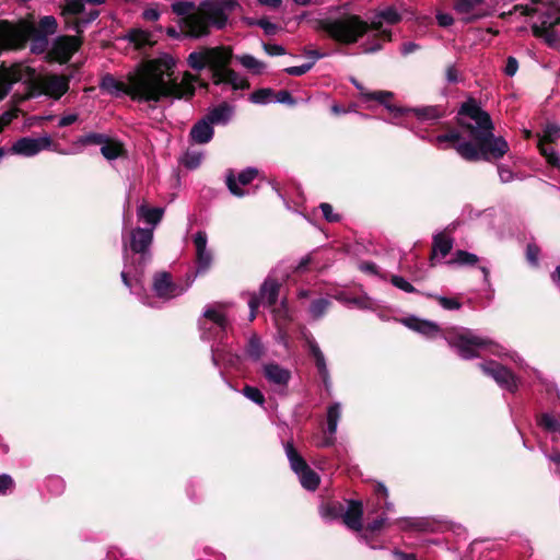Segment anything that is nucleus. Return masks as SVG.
<instances>
[{"mask_svg":"<svg viewBox=\"0 0 560 560\" xmlns=\"http://www.w3.org/2000/svg\"><path fill=\"white\" fill-rule=\"evenodd\" d=\"M478 262V257L475 254L465 252V250H457L455 253V257L448 261V264H456V265H468L472 266Z\"/></svg>","mask_w":560,"mask_h":560,"instance_id":"obj_48","label":"nucleus"},{"mask_svg":"<svg viewBox=\"0 0 560 560\" xmlns=\"http://www.w3.org/2000/svg\"><path fill=\"white\" fill-rule=\"evenodd\" d=\"M330 305V301L326 298L316 299L311 303L308 313L313 319H319L326 314Z\"/></svg>","mask_w":560,"mask_h":560,"instance_id":"obj_43","label":"nucleus"},{"mask_svg":"<svg viewBox=\"0 0 560 560\" xmlns=\"http://www.w3.org/2000/svg\"><path fill=\"white\" fill-rule=\"evenodd\" d=\"M248 100L257 105L280 103V93H276L272 89L269 88H262L250 93Z\"/></svg>","mask_w":560,"mask_h":560,"instance_id":"obj_36","label":"nucleus"},{"mask_svg":"<svg viewBox=\"0 0 560 560\" xmlns=\"http://www.w3.org/2000/svg\"><path fill=\"white\" fill-rule=\"evenodd\" d=\"M57 21L52 15H45L40 18L35 33L44 36L54 35L57 32Z\"/></svg>","mask_w":560,"mask_h":560,"instance_id":"obj_44","label":"nucleus"},{"mask_svg":"<svg viewBox=\"0 0 560 560\" xmlns=\"http://www.w3.org/2000/svg\"><path fill=\"white\" fill-rule=\"evenodd\" d=\"M362 504L357 501H351L347 510L343 509L342 520L343 523L351 529L360 532L363 529L362 525Z\"/></svg>","mask_w":560,"mask_h":560,"instance_id":"obj_30","label":"nucleus"},{"mask_svg":"<svg viewBox=\"0 0 560 560\" xmlns=\"http://www.w3.org/2000/svg\"><path fill=\"white\" fill-rule=\"evenodd\" d=\"M305 341L307 345L308 352L314 359L317 372L324 383V386L326 387V389H329L331 386V382L325 355L313 336H306Z\"/></svg>","mask_w":560,"mask_h":560,"instance_id":"obj_22","label":"nucleus"},{"mask_svg":"<svg viewBox=\"0 0 560 560\" xmlns=\"http://www.w3.org/2000/svg\"><path fill=\"white\" fill-rule=\"evenodd\" d=\"M520 9L524 15H537V21L532 24V31L536 37L542 38L551 48L560 46L559 34L555 31V26L560 24V4L532 0L529 4L521 5Z\"/></svg>","mask_w":560,"mask_h":560,"instance_id":"obj_7","label":"nucleus"},{"mask_svg":"<svg viewBox=\"0 0 560 560\" xmlns=\"http://www.w3.org/2000/svg\"><path fill=\"white\" fill-rule=\"evenodd\" d=\"M46 487L49 492L55 495H59L63 492L66 486L62 478L58 476H51L47 479Z\"/></svg>","mask_w":560,"mask_h":560,"instance_id":"obj_53","label":"nucleus"},{"mask_svg":"<svg viewBox=\"0 0 560 560\" xmlns=\"http://www.w3.org/2000/svg\"><path fill=\"white\" fill-rule=\"evenodd\" d=\"M265 378L276 386H280V366L276 363H262Z\"/></svg>","mask_w":560,"mask_h":560,"instance_id":"obj_46","label":"nucleus"},{"mask_svg":"<svg viewBox=\"0 0 560 560\" xmlns=\"http://www.w3.org/2000/svg\"><path fill=\"white\" fill-rule=\"evenodd\" d=\"M392 555L394 556L395 560H418L416 555L407 553L399 549H394Z\"/></svg>","mask_w":560,"mask_h":560,"instance_id":"obj_64","label":"nucleus"},{"mask_svg":"<svg viewBox=\"0 0 560 560\" xmlns=\"http://www.w3.org/2000/svg\"><path fill=\"white\" fill-rule=\"evenodd\" d=\"M48 45L47 36L40 35L38 33L34 34V38L32 42V51L43 52Z\"/></svg>","mask_w":560,"mask_h":560,"instance_id":"obj_57","label":"nucleus"},{"mask_svg":"<svg viewBox=\"0 0 560 560\" xmlns=\"http://www.w3.org/2000/svg\"><path fill=\"white\" fill-rule=\"evenodd\" d=\"M453 247V241L444 233H439L433 237L431 265H435L436 259H442L447 256Z\"/></svg>","mask_w":560,"mask_h":560,"instance_id":"obj_31","label":"nucleus"},{"mask_svg":"<svg viewBox=\"0 0 560 560\" xmlns=\"http://www.w3.org/2000/svg\"><path fill=\"white\" fill-rule=\"evenodd\" d=\"M213 135V126L205 117L195 122L189 132L190 141L197 144L210 142Z\"/></svg>","mask_w":560,"mask_h":560,"instance_id":"obj_27","label":"nucleus"},{"mask_svg":"<svg viewBox=\"0 0 560 560\" xmlns=\"http://www.w3.org/2000/svg\"><path fill=\"white\" fill-rule=\"evenodd\" d=\"M164 209L160 207L150 208L147 205L142 203L137 209V217L140 221H143L150 224V228L155 229V226L161 222L163 218Z\"/></svg>","mask_w":560,"mask_h":560,"instance_id":"obj_34","label":"nucleus"},{"mask_svg":"<svg viewBox=\"0 0 560 560\" xmlns=\"http://www.w3.org/2000/svg\"><path fill=\"white\" fill-rule=\"evenodd\" d=\"M234 115V106L223 102L209 109L205 118L213 125H226Z\"/></svg>","mask_w":560,"mask_h":560,"instance_id":"obj_29","label":"nucleus"},{"mask_svg":"<svg viewBox=\"0 0 560 560\" xmlns=\"http://www.w3.org/2000/svg\"><path fill=\"white\" fill-rule=\"evenodd\" d=\"M395 524L401 530H419L423 532L427 529L428 523L423 518L419 517H401L395 521Z\"/></svg>","mask_w":560,"mask_h":560,"instance_id":"obj_39","label":"nucleus"},{"mask_svg":"<svg viewBox=\"0 0 560 560\" xmlns=\"http://www.w3.org/2000/svg\"><path fill=\"white\" fill-rule=\"evenodd\" d=\"M235 59L252 74H261L266 70V65L252 55H237Z\"/></svg>","mask_w":560,"mask_h":560,"instance_id":"obj_37","label":"nucleus"},{"mask_svg":"<svg viewBox=\"0 0 560 560\" xmlns=\"http://www.w3.org/2000/svg\"><path fill=\"white\" fill-rule=\"evenodd\" d=\"M231 59L232 52L225 47H202L188 55L187 65L198 72L209 68L217 84L228 83L235 90L246 89L247 81L229 68Z\"/></svg>","mask_w":560,"mask_h":560,"instance_id":"obj_5","label":"nucleus"},{"mask_svg":"<svg viewBox=\"0 0 560 560\" xmlns=\"http://www.w3.org/2000/svg\"><path fill=\"white\" fill-rule=\"evenodd\" d=\"M385 522H386V517L378 516L375 520H373L372 522H369L366 524V526L364 527V530L368 533H371V534L378 532L383 528Z\"/></svg>","mask_w":560,"mask_h":560,"instance_id":"obj_61","label":"nucleus"},{"mask_svg":"<svg viewBox=\"0 0 560 560\" xmlns=\"http://www.w3.org/2000/svg\"><path fill=\"white\" fill-rule=\"evenodd\" d=\"M108 140V136L98 132H89L77 139V144L86 145H103Z\"/></svg>","mask_w":560,"mask_h":560,"instance_id":"obj_45","label":"nucleus"},{"mask_svg":"<svg viewBox=\"0 0 560 560\" xmlns=\"http://www.w3.org/2000/svg\"><path fill=\"white\" fill-rule=\"evenodd\" d=\"M242 393L247 399L252 400L253 402H255L259 406H262L265 408V410L269 412L270 420L273 423L276 422L277 409L272 407L271 399L268 401L267 407L264 406L266 400H265V397H264L262 393L260 392V389H258L257 387H254V386L246 385L243 388Z\"/></svg>","mask_w":560,"mask_h":560,"instance_id":"obj_33","label":"nucleus"},{"mask_svg":"<svg viewBox=\"0 0 560 560\" xmlns=\"http://www.w3.org/2000/svg\"><path fill=\"white\" fill-rule=\"evenodd\" d=\"M78 119H79V115L75 113L63 115L60 117V119L58 121V127H60V128L68 127L70 125L77 122Z\"/></svg>","mask_w":560,"mask_h":560,"instance_id":"obj_63","label":"nucleus"},{"mask_svg":"<svg viewBox=\"0 0 560 560\" xmlns=\"http://www.w3.org/2000/svg\"><path fill=\"white\" fill-rule=\"evenodd\" d=\"M66 2V12L72 15H81L85 13V5H100L105 2V0H65Z\"/></svg>","mask_w":560,"mask_h":560,"instance_id":"obj_38","label":"nucleus"},{"mask_svg":"<svg viewBox=\"0 0 560 560\" xmlns=\"http://www.w3.org/2000/svg\"><path fill=\"white\" fill-rule=\"evenodd\" d=\"M80 42L72 36H59L54 43V51L61 61H68L79 49Z\"/></svg>","mask_w":560,"mask_h":560,"instance_id":"obj_28","label":"nucleus"},{"mask_svg":"<svg viewBox=\"0 0 560 560\" xmlns=\"http://www.w3.org/2000/svg\"><path fill=\"white\" fill-rule=\"evenodd\" d=\"M310 13H302L299 21H306L316 31H323L336 42L353 44L369 30V24L360 16L342 13L337 18L311 19Z\"/></svg>","mask_w":560,"mask_h":560,"instance_id":"obj_6","label":"nucleus"},{"mask_svg":"<svg viewBox=\"0 0 560 560\" xmlns=\"http://www.w3.org/2000/svg\"><path fill=\"white\" fill-rule=\"evenodd\" d=\"M203 319L199 322L201 337L206 340H222L229 326L225 315L213 307L203 312Z\"/></svg>","mask_w":560,"mask_h":560,"instance_id":"obj_13","label":"nucleus"},{"mask_svg":"<svg viewBox=\"0 0 560 560\" xmlns=\"http://www.w3.org/2000/svg\"><path fill=\"white\" fill-rule=\"evenodd\" d=\"M235 0H202L199 3V13L210 25L221 30L226 25L229 14L236 8Z\"/></svg>","mask_w":560,"mask_h":560,"instance_id":"obj_10","label":"nucleus"},{"mask_svg":"<svg viewBox=\"0 0 560 560\" xmlns=\"http://www.w3.org/2000/svg\"><path fill=\"white\" fill-rule=\"evenodd\" d=\"M539 256V248L535 244H528L526 248L527 260L532 265H537Z\"/></svg>","mask_w":560,"mask_h":560,"instance_id":"obj_62","label":"nucleus"},{"mask_svg":"<svg viewBox=\"0 0 560 560\" xmlns=\"http://www.w3.org/2000/svg\"><path fill=\"white\" fill-rule=\"evenodd\" d=\"M405 114L398 121H393L395 125L404 126L406 128H410L413 130L412 127L409 126L407 121V116L409 114H412L419 121L427 122V121H435L441 117V112L435 106H423V107H412L407 108L404 107Z\"/></svg>","mask_w":560,"mask_h":560,"instance_id":"obj_23","label":"nucleus"},{"mask_svg":"<svg viewBox=\"0 0 560 560\" xmlns=\"http://www.w3.org/2000/svg\"><path fill=\"white\" fill-rule=\"evenodd\" d=\"M454 9L465 22H474L490 15L486 0H454Z\"/></svg>","mask_w":560,"mask_h":560,"instance_id":"obj_18","label":"nucleus"},{"mask_svg":"<svg viewBox=\"0 0 560 560\" xmlns=\"http://www.w3.org/2000/svg\"><path fill=\"white\" fill-rule=\"evenodd\" d=\"M153 228H136L130 231L129 242L124 241L125 266L120 273L121 281L130 292L139 296L144 305L153 306L144 294L143 277L152 259L151 245Z\"/></svg>","mask_w":560,"mask_h":560,"instance_id":"obj_4","label":"nucleus"},{"mask_svg":"<svg viewBox=\"0 0 560 560\" xmlns=\"http://www.w3.org/2000/svg\"><path fill=\"white\" fill-rule=\"evenodd\" d=\"M51 143L47 135L39 138L22 137L13 143L9 153L30 158L49 149Z\"/></svg>","mask_w":560,"mask_h":560,"instance_id":"obj_16","label":"nucleus"},{"mask_svg":"<svg viewBox=\"0 0 560 560\" xmlns=\"http://www.w3.org/2000/svg\"><path fill=\"white\" fill-rule=\"evenodd\" d=\"M390 282L394 287L407 293L417 292V289L401 276H393Z\"/></svg>","mask_w":560,"mask_h":560,"instance_id":"obj_55","label":"nucleus"},{"mask_svg":"<svg viewBox=\"0 0 560 560\" xmlns=\"http://www.w3.org/2000/svg\"><path fill=\"white\" fill-rule=\"evenodd\" d=\"M538 424L550 434L552 441V452L546 454V457L557 464L556 474L560 477V415L555 416L551 412H545L538 418Z\"/></svg>","mask_w":560,"mask_h":560,"instance_id":"obj_14","label":"nucleus"},{"mask_svg":"<svg viewBox=\"0 0 560 560\" xmlns=\"http://www.w3.org/2000/svg\"><path fill=\"white\" fill-rule=\"evenodd\" d=\"M518 70V61L515 57L509 56L506 58L505 67L503 69V72L508 77H513L516 74Z\"/></svg>","mask_w":560,"mask_h":560,"instance_id":"obj_60","label":"nucleus"},{"mask_svg":"<svg viewBox=\"0 0 560 560\" xmlns=\"http://www.w3.org/2000/svg\"><path fill=\"white\" fill-rule=\"evenodd\" d=\"M324 56H325V54H322L318 50H310L306 52V57H307L308 61L303 62L299 66L285 67L282 71H284L285 73H288L290 75L300 77V75L306 73L307 71H310L313 68V66L315 65V62L318 59L323 58Z\"/></svg>","mask_w":560,"mask_h":560,"instance_id":"obj_35","label":"nucleus"},{"mask_svg":"<svg viewBox=\"0 0 560 560\" xmlns=\"http://www.w3.org/2000/svg\"><path fill=\"white\" fill-rule=\"evenodd\" d=\"M337 301H340L347 305H354L359 308H369L370 303L368 298H350L346 295L345 293H339L335 296Z\"/></svg>","mask_w":560,"mask_h":560,"instance_id":"obj_51","label":"nucleus"},{"mask_svg":"<svg viewBox=\"0 0 560 560\" xmlns=\"http://www.w3.org/2000/svg\"><path fill=\"white\" fill-rule=\"evenodd\" d=\"M192 282L194 278H188V282L180 285L172 280L168 272L163 271L154 275L152 289L158 298L171 300L186 292Z\"/></svg>","mask_w":560,"mask_h":560,"instance_id":"obj_15","label":"nucleus"},{"mask_svg":"<svg viewBox=\"0 0 560 560\" xmlns=\"http://www.w3.org/2000/svg\"><path fill=\"white\" fill-rule=\"evenodd\" d=\"M544 138L547 142H552L556 139L560 138V127L557 125H548L544 131Z\"/></svg>","mask_w":560,"mask_h":560,"instance_id":"obj_59","label":"nucleus"},{"mask_svg":"<svg viewBox=\"0 0 560 560\" xmlns=\"http://www.w3.org/2000/svg\"><path fill=\"white\" fill-rule=\"evenodd\" d=\"M394 94L389 91H374V92H362V98L364 101H376L377 103L385 106V108L393 114V120L390 121H398L400 117L404 116L405 109L404 107H397L389 103V101L393 98Z\"/></svg>","mask_w":560,"mask_h":560,"instance_id":"obj_26","label":"nucleus"},{"mask_svg":"<svg viewBox=\"0 0 560 560\" xmlns=\"http://www.w3.org/2000/svg\"><path fill=\"white\" fill-rule=\"evenodd\" d=\"M400 20V13L394 7H387L375 14L374 19L371 21V27L384 35L387 40H390L392 34L389 31L383 28V22L396 24Z\"/></svg>","mask_w":560,"mask_h":560,"instance_id":"obj_25","label":"nucleus"},{"mask_svg":"<svg viewBox=\"0 0 560 560\" xmlns=\"http://www.w3.org/2000/svg\"><path fill=\"white\" fill-rule=\"evenodd\" d=\"M319 209L323 213L324 219L329 223H336L341 220V215L334 212L332 206L328 202H322Z\"/></svg>","mask_w":560,"mask_h":560,"instance_id":"obj_54","label":"nucleus"},{"mask_svg":"<svg viewBox=\"0 0 560 560\" xmlns=\"http://www.w3.org/2000/svg\"><path fill=\"white\" fill-rule=\"evenodd\" d=\"M549 142L545 141L544 138L539 139L538 148L540 154L547 160L548 164L553 167H557L560 171V156L556 152V150L548 144Z\"/></svg>","mask_w":560,"mask_h":560,"instance_id":"obj_40","label":"nucleus"},{"mask_svg":"<svg viewBox=\"0 0 560 560\" xmlns=\"http://www.w3.org/2000/svg\"><path fill=\"white\" fill-rule=\"evenodd\" d=\"M69 83L70 80L66 75L48 74L40 79L39 86L45 95L59 100L68 92Z\"/></svg>","mask_w":560,"mask_h":560,"instance_id":"obj_20","label":"nucleus"},{"mask_svg":"<svg viewBox=\"0 0 560 560\" xmlns=\"http://www.w3.org/2000/svg\"><path fill=\"white\" fill-rule=\"evenodd\" d=\"M402 324L428 339L443 337L448 346L457 351L462 359L469 360L479 357L482 350H487L490 354L500 358H509L520 368L524 366V360L516 352L486 337H481L469 329L456 328L443 332L435 322L422 319L417 316L404 318Z\"/></svg>","mask_w":560,"mask_h":560,"instance_id":"obj_3","label":"nucleus"},{"mask_svg":"<svg viewBox=\"0 0 560 560\" xmlns=\"http://www.w3.org/2000/svg\"><path fill=\"white\" fill-rule=\"evenodd\" d=\"M100 15V11L96 10V9H91L86 12L85 16H81L79 18L74 25H73V30L77 32V33H82L83 30L91 23L93 22L94 20L97 19V16Z\"/></svg>","mask_w":560,"mask_h":560,"instance_id":"obj_47","label":"nucleus"},{"mask_svg":"<svg viewBox=\"0 0 560 560\" xmlns=\"http://www.w3.org/2000/svg\"><path fill=\"white\" fill-rule=\"evenodd\" d=\"M458 128L436 137L439 142L457 141L456 152L466 161H490L503 158L509 143L503 137L493 135L489 114L475 102H466L458 112Z\"/></svg>","mask_w":560,"mask_h":560,"instance_id":"obj_2","label":"nucleus"},{"mask_svg":"<svg viewBox=\"0 0 560 560\" xmlns=\"http://www.w3.org/2000/svg\"><path fill=\"white\" fill-rule=\"evenodd\" d=\"M25 40L26 36L21 28L9 21H0V54L7 49L22 47Z\"/></svg>","mask_w":560,"mask_h":560,"instance_id":"obj_19","label":"nucleus"},{"mask_svg":"<svg viewBox=\"0 0 560 560\" xmlns=\"http://www.w3.org/2000/svg\"><path fill=\"white\" fill-rule=\"evenodd\" d=\"M192 1H175L172 3V10L180 16L179 26L186 36L199 38L208 35V23L199 13L195 11Z\"/></svg>","mask_w":560,"mask_h":560,"instance_id":"obj_9","label":"nucleus"},{"mask_svg":"<svg viewBox=\"0 0 560 560\" xmlns=\"http://www.w3.org/2000/svg\"><path fill=\"white\" fill-rule=\"evenodd\" d=\"M101 153L106 160H115L124 153L122 144L117 141H112L109 138L101 147Z\"/></svg>","mask_w":560,"mask_h":560,"instance_id":"obj_41","label":"nucleus"},{"mask_svg":"<svg viewBox=\"0 0 560 560\" xmlns=\"http://www.w3.org/2000/svg\"><path fill=\"white\" fill-rule=\"evenodd\" d=\"M176 61L170 55L149 60L120 82L106 74L101 81L102 90L114 96L127 94L139 103H148L154 107L162 101L189 100L195 95L197 77L184 72L179 78L175 74Z\"/></svg>","mask_w":560,"mask_h":560,"instance_id":"obj_1","label":"nucleus"},{"mask_svg":"<svg viewBox=\"0 0 560 560\" xmlns=\"http://www.w3.org/2000/svg\"><path fill=\"white\" fill-rule=\"evenodd\" d=\"M425 296L435 299L439 302V304L444 310H447V311L459 310L460 306H462L460 302L457 299H455V298H447V296H442V295H435V294H432V293H425Z\"/></svg>","mask_w":560,"mask_h":560,"instance_id":"obj_49","label":"nucleus"},{"mask_svg":"<svg viewBox=\"0 0 560 560\" xmlns=\"http://www.w3.org/2000/svg\"><path fill=\"white\" fill-rule=\"evenodd\" d=\"M245 357L252 362H260L266 357V348L258 335L253 334L247 339L244 348Z\"/></svg>","mask_w":560,"mask_h":560,"instance_id":"obj_32","label":"nucleus"},{"mask_svg":"<svg viewBox=\"0 0 560 560\" xmlns=\"http://www.w3.org/2000/svg\"><path fill=\"white\" fill-rule=\"evenodd\" d=\"M498 174L503 184L511 183L515 178L513 171L503 164L498 165Z\"/></svg>","mask_w":560,"mask_h":560,"instance_id":"obj_58","label":"nucleus"},{"mask_svg":"<svg viewBox=\"0 0 560 560\" xmlns=\"http://www.w3.org/2000/svg\"><path fill=\"white\" fill-rule=\"evenodd\" d=\"M14 488V480L8 474L0 475V495H7Z\"/></svg>","mask_w":560,"mask_h":560,"instance_id":"obj_56","label":"nucleus"},{"mask_svg":"<svg viewBox=\"0 0 560 560\" xmlns=\"http://www.w3.org/2000/svg\"><path fill=\"white\" fill-rule=\"evenodd\" d=\"M194 244L196 247V272L192 276H188V278H196L198 275L206 273L213 260V256L211 250L208 248V236L205 231H198L194 235Z\"/></svg>","mask_w":560,"mask_h":560,"instance_id":"obj_17","label":"nucleus"},{"mask_svg":"<svg viewBox=\"0 0 560 560\" xmlns=\"http://www.w3.org/2000/svg\"><path fill=\"white\" fill-rule=\"evenodd\" d=\"M283 448L289 466L298 477L301 486L310 491L316 490L320 478L307 464L304 447L288 442Z\"/></svg>","mask_w":560,"mask_h":560,"instance_id":"obj_8","label":"nucleus"},{"mask_svg":"<svg viewBox=\"0 0 560 560\" xmlns=\"http://www.w3.org/2000/svg\"><path fill=\"white\" fill-rule=\"evenodd\" d=\"M202 153L196 152V151H187L186 154L183 158V164L189 168L194 170L197 168L201 161H202Z\"/></svg>","mask_w":560,"mask_h":560,"instance_id":"obj_52","label":"nucleus"},{"mask_svg":"<svg viewBox=\"0 0 560 560\" xmlns=\"http://www.w3.org/2000/svg\"><path fill=\"white\" fill-rule=\"evenodd\" d=\"M258 175V170L255 167H246L241 171L235 177L233 171H229L226 175V186L230 192L235 197H244L247 191L242 189L240 185L245 186L252 183Z\"/></svg>","mask_w":560,"mask_h":560,"instance_id":"obj_21","label":"nucleus"},{"mask_svg":"<svg viewBox=\"0 0 560 560\" xmlns=\"http://www.w3.org/2000/svg\"><path fill=\"white\" fill-rule=\"evenodd\" d=\"M341 418V404L334 402L328 406L326 413V432L322 441L323 446H331L336 440L339 420Z\"/></svg>","mask_w":560,"mask_h":560,"instance_id":"obj_24","label":"nucleus"},{"mask_svg":"<svg viewBox=\"0 0 560 560\" xmlns=\"http://www.w3.org/2000/svg\"><path fill=\"white\" fill-rule=\"evenodd\" d=\"M280 292V282L272 275L268 276L260 287L259 293H247L249 307V320H254L259 306L275 305Z\"/></svg>","mask_w":560,"mask_h":560,"instance_id":"obj_11","label":"nucleus"},{"mask_svg":"<svg viewBox=\"0 0 560 560\" xmlns=\"http://www.w3.org/2000/svg\"><path fill=\"white\" fill-rule=\"evenodd\" d=\"M343 505L339 502H330L322 505L320 515L326 521H334L342 517Z\"/></svg>","mask_w":560,"mask_h":560,"instance_id":"obj_42","label":"nucleus"},{"mask_svg":"<svg viewBox=\"0 0 560 560\" xmlns=\"http://www.w3.org/2000/svg\"><path fill=\"white\" fill-rule=\"evenodd\" d=\"M478 366L481 372L486 376L492 378L500 388L510 393L517 392L521 383L520 378L503 364L493 360H488L480 362Z\"/></svg>","mask_w":560,"mask_h":560,"instance_id":"obj_12","label":"nucleus"},{"mask_svg":"<svg viewBox=\"0 0 560 560\" xmlns=\"http://www.w3.org/2000/svg\"><path fill=\"white\" fill-rule=\"evenodd\" d=\"M128 38L138 47L151 44V35L142 30H132L129 32Z\"/></svg>","mask_w":560,"mask_h":560,"instance_id":"obj_50","label":"nucleus"}]
</instances>
